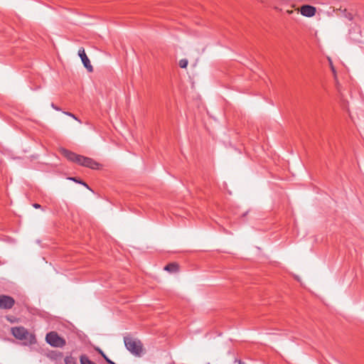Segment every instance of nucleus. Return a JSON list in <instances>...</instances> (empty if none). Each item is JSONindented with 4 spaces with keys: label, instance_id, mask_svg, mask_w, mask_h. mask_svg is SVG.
<instances>
[{
    "label": "nucleus",
    "instance_id": "1",
    "mask_svg": "<svg viewBox=\"0 0 364 364\" xmlns=\"http://www.w3.org/2000/svg\"><path fill=\"white\" fill-rule=\"evenodd\" d=\"M124 342L126 348L134 355L141 356L143 353V345L141 342L136 338L131 336H124Z\"/></svg>",
    "mask_w": 364,
    "mask_h": 364
},
{
    "label": "nucleus",
    "instance_id": "2",
    "mask_svg": "<svg viewBox=\"0 0 364 364\" xmlns=\"http://www.w3.org/2000/svg\"><path fill=\"white\" fill-rule=\"evenodd\" d=\"M11 333L16 339L23 341L25 343L33 344L36 342L35 336L23 326L12 327Z\"/></svg>",
    "mask_w": 364,
    "mask_h": 364
},
{
    "label": "nucleus",
    "instance_id": "3",
    "mask_svg": "<svg viewBox=\"0 0 364 364\" xmlns=\"http://www.w3.org/2000/svg\"><path fill=\"white\" fill-rule=\"evenodd\" d=\"M46 342L53 347L62 348L65 346V340L60 337L57 332L51 331L46 334Z\"/></svg>",
    "mask_w": 364,
    "mask_h": 364
},
{
    "label": "nucleus",
    "instance_id": "4",
    "mask_svg": "<svg viewBox=\"0 0 364 364\" xmlns=\"http://www.w3.org/2000/svg\"><path fill=\"white\" fill-rule=\"evenodd\" d=\"M61 152L68 160L83 166L85 156L77 154L65 149H63Z\"/></svg>",
    "mask_w": 364,
    "mask_h": 364
},
{
    "label": "nucleus",
    "instance_id": "5",
    "mask_svg": "<svg viewBox=\"0 0 364 364\" xmlns=\"http://www.w3.org/2000/svg\"><path fill=\"white\" fill-rule=\"evenodd\" d=\"M15 304L13 297L7 295H0V309H11Z\"/></svg>",
    "mask_w": 364,
    "mask_h": 364
},
{
    "label": "nucleus",
    "instance_id": "6",
    "mask_svg": "<svg viewBox=\"0 0 364 364\" xmlns=\"http://www.w3.org/2000/svg\"><path fill=\"white\" fill-rule=\"evenodd\" d=\"M78 55L80 56L84 67L87 69V70L89 73H92L93 71V67L91 65L90 59L87 56L85 49L83 48H80L79 49Z\"/></svg>",
    "mask_w": 364,
    "mask_h": 364
},
{
    "label": "nucleus",
    "instance_id": "7",
    "mask_svg": "<svg viewBox=\"0 0 364 364\" xmlns=\"http://www.w3.org/2000/svg\"><path fill=\"white\" fill-rule=\"evenodd\" d=\"M316 9L311 5H303L300 7V13L306 17H312L316 14Z\"/></svg>",
    "mask_w": 364,
    "mask_h": 364
},
{
    "label": "nucleus",
    "instance_id": "8",
    "mask_svg": "<svg viewBox=\"0 0 364 364\" xmlns=\"http://www.w3.org/2000/svg\"><path fill=\"white\" fill-rule=\"evenodd\" d=\"M83 166L96 170L99 169L101 165L92 159L85 156Z\"/></svg>",
    "mask_w": 364,
    "mask_h": 364
},
{
    "label": "nucleus",
    "instance_id": "9",
    "mask_svg": "<svg viewBox=\"0 0 364 364\" xmlns=\"http://www.w3.org/2000/svg\"><path fill=\"white\" fill-rule=\"evenodd\" d=\"M179 269V266L176 262H172L166 264L164 267V270L170 272V273H175L177 272Z\"/></svg>",
    "mask_w": 364,
    "mask_h": 364
},
{
    "label": "nucleus",
    "instance_id": "10",
    "mask_svg": "<svg viewBox=\"0 0 364 364\" xmlns=\"http://www.w3.org/2000/svg\"><path fill=\"white\" fill-rule=\"evenodd\" d=\"M68 179L70 181H75L76 183H78V184H82V186L86 187L87 189L90 190L89 186L85 181H82L81 179H80L78 178L70 177V178H68Z\"/></svg>",
    "mask_w": 364,
    "mask_h": 364
},
{
    "label": "nucleus",
    "instance_id": "11",
    "mask_svg": "<svg viewBox=\"0 0 364 364\" xmlns=\"http://www.w3.org/2000/svg\"><path fill=\"white\" fill-rule=\"evenodd\" d=\"M65 364H77V360L74 357L70 355L66 356L64 359Z\"/></svg>",
    "mask_w": 364,
    "mask_h": 364
},
{
    "label": "nucleus",
    "instance_id": "12",
    "mask_svg": "<svg viewBox=\"0 0 364 364\" xmlns=\"http://www.w3.org/2000/svg\"><path fill=\"white\" fill-rule=\"evenodd\" d=\"M99 353L102 355V357L106 360V362L109 364H116L113 361H112L106 355L105 353L101 350L98 349Z\"/></svg>",
    "mask_w": 364,
    "mask_h": 364
},
{
    "label": "nucleus",
    "instance_id": "13",
    "mask_svg": "<svg viewBox=\"0 0 364 364\" xmlns=\"http://www.w3.org/2000/svg\"><path fill=\"white\" fill-rule=\"evenodd\" d=\"M178 65L181 68H186L188 65V60L185 58L181 59L179 60Z\"/></svg>",
    "mask_w": 364,
    "mask_h": 364
},
{
    "label": "nucleus",
    "instance_id": "14",
    "mask_svg": "<svg viewBox=\"0 0 364 364\" xmlns=\"http://www.w3.org/2000/svg\"><path fill=\"white\" fill-rule=\"evenodd\" d=\"M64 113H65V114H67V115H68V116H70V117H73V119H76V120L79 121V120H78V119H77V117H76L73 114H72V113H70V112H65Z\"/></svg>",
    "mask_w": 364,
    "mask_h": 364
},
{
    "label": "nucleus",
    "instance_id": "15",
    "mask_svg": "<svg viewBox=\"0 0 364 364\" xmlns=\"http://www.w3.org/2000/svg\"><path fill=\"white\" fill-rule=\"evenodd\" d=\"M51 107H52L54 109H55V110H57V111H60V108H59L58 107H57L54 103H51Z\"/></svg>",
    "mask_w": 364,
    "mask_h": 364
},
{
    "label": "nucleus",
    "instance_id": "16",
    "mask_svg": "<svg viewBox=\"0 0 364 364\" xmlns=\"http://www.w3.org/2000/svg\"><path fill=\"white\" fill-rule=\"evenodd\" d=\"M33 206L35 208H41V205L40 204H38V203H33Z\"/></svg>",
    "mask_w": 364,
    "mask_h": 364
},
{
    "label": "nucleus",
    "instance_id": "17",
    "mask_svg": "<svg viewBox=\"0 0 364 364\" xmlns=\"http://www.w3.org/2000/svg\"><path fill=\"white\" fill-rule=\"evenodd\" d=\"M238 364H246V363L240 360H238Z\"/></svg>",
    "mask_w": 364,
    "mask_h": 364
},
{
    "label": "nucleus",
    "instance_id": "18",
    "mask_svg": "<svg viewBox=\"0 0 364 364\" xmlns=\"http://www.w3.org/2000/svg\"><path fill=\"white\" fill-rule=\"evenodd\" d=\"M331 70L333 71V73H336V70H335V68H333V66H331Z\"/></svg>",
    "mask_w": 364,
    "mask_h": 364
},
{
    "label": "nucleus",
    "instance_id": "19",
    "mask_svg": "<svg viewBox=\"0 0 364 364\" xmlns=\"http://www.w3.org/2000/svg\"><path fill=\"white\" fill-rule=\"evenodd\" d=\"M349 19H350V20H352V16H351L349 17Z\"/></svg>",
    "mask_w": 364,
    "mask_h": 364
}]
</instances>
